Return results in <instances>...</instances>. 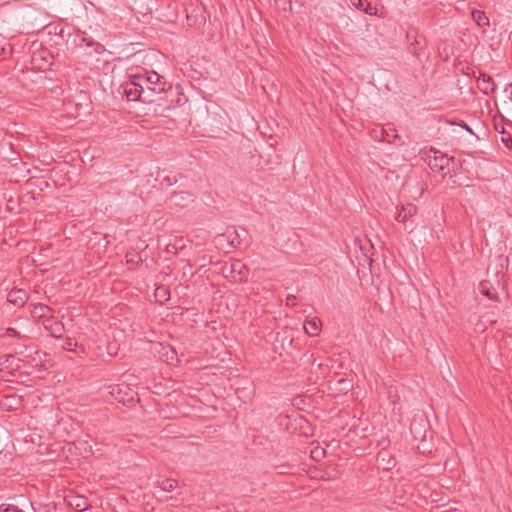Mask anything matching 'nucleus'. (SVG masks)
Returning a JSON list of instances; mask_svg holds the SVG:
<instances>
[{
  "instance_id": "393cba45",
  "label": "nucleus",
  "mask_w": 512,
  "mask_h": 512,
  "mask_svg": "<svg viewBox=\"0 0 512 512\" xmlns=\"http://www.w3.org/2000/svg\"><path fill=\"white\" fill-rule=\"evenodd\" d=\"M13 361L14 357L12 355H6L2 361L0 360V369L4 370L10 368Z\"/></svg>"
},
{
  "instance_id": "a19ab883",
  "label": "nucleus",
  "mask_w": 512,
  "mask_h": 512,
  "mask_svg": "<svg viewBox=\"0 0 512 512\" xmlns=\"http://www.w3.org/2000/svg\"><path fill=\"white\" fill-rule=\"evenodd\" d=\"M17 353H18V354H24V351L19 350Z\"/></svg>"
},
{
  "instance_id": "b1692460",
  "label": "nucleus",
  "mask_w": 512,
  "mask_h": 512,
  "mask_svg": "<svg viewBox=\"0 0 512 512\" xmlns=\"http://www.w3.org/2000/svg\"><path fill=\"white\" fill-rule=\"evenodd\" d=\"M155 296L159 297L161 301H167L169 299V291L166 287L160 286L156 288Z\"/></svg>"
},
{
  "instance_id": "f704fd0d",
  "label": "nucleus",
  "mask_w": 512,
  "mask_h": 512,
  "mask_svg": "<svg viewBox=\"0 0 512 512\" xmlns=\"http://www.w3.org/2000/svg\"><path fill=\"white\" fill-rule=\"evenodd\" d=\"M505 92L509 93V97H510V99H512V85L508 86L505 89Z\"/></svg>"
},
{
  "instance_id": "4468645a",
  "label": "nucleus",
  "mask_w": 512,
  "mask_h": 512,
  "mask_svg": "<svg viewBox=\"0 0 512 512\" xmlns=\"http://www.w3.org/2000/svg\"><path fill=\"white\" fill-rule=\"evenodd\" d=\"M1 405L7 410H16L22 405V399L16 394L8 395L3 398Z\"/></svg>"
},
{
  "instance_id": "ddd939ff",
  "label": "nucleus",
  "mask_w": 512,
  "mask_h": 512,
  "mask_svg": "<svg viewBox=\"0 0 512 512\" xmlns=\"http://www.w3.org/2000/svg\"><path fill=\"white\" fill-rule=\"evenodd\" d=\"M322 327V322L319 318L315 317L304 322V330L310 336L319 335Z\"/></svg>"
},
{
  "instance_id": "2eb2a0df",
  "label": "nucleus",
  "mask_w": 512,
  "mask_h": 512,
  "mask_svg": "<svg viewBox=\"0 0 512 512\" xmlns=\"http://www.w3.org/2000/svg\"><path fill=\"white\" fill-rule=\"evenodd\" d=\"M450 161H453V158H448L446 155L441 154L440 156H435L429 165L433 170L444 171Z\"/></svg>"
},
{
  "instance_id": "9b49d317",
  "label": "nucleus",
  "mask_w": 512,
  "mask_h": 512,
  "mask_svg": "<svg viewBox=\"0 0 512 512\" xmlns=\"http://www.w3.org/2000/svg\"><path fill=\"white\" fill-rule=\"evenodd\" d=\"M29 296L24 289H12L7 295V301L17 307H22Z\"/></svg>"
},
{
  "instance_id": "f257e3e1",
  "label": "nucleus",
  "mask_w": 512,
  "mask_h": 512,
  "mask_svg": "<svg viewBox=\"0 0 512 512\" xmlns=\"http://www.w3.org/2000/svg\"><path fill=\"white\" fill-rule=\"evenodd\" d=\"M407 52L411 54L419 65L428 61L430 53L426 37L420 34L417 29H410L406 33Z\"/></svg>"
},
{
  "instance_id": "dca6fc26",
  "label": "nucleus",
  "mask_w": 512,
  "mask_h": 512,
  "mask_svg": "<svg viewBox=\"0 0 512 512\" xmlns=\"http://www.w3.org/2000/svg\"><path fill=\"white\" fill-rule=\"evenodd\" d=\"M69 505L79 511H85L88 508V499L84 496H73L69 500Z\"/></svg>"
},
{
  "instance_id": "2f4dec72",
  "label": "nucleus",
  "mask_w": 512,
  "mask_h": 512,
  "mask_svg": "<svg viewBox=\"0 0 512 512\" xmlns=\"http://www.w3.org/2000/svg\"><path fill=\"white\" fill-rule=\"evenodd\" d=\"M72 346H76V342H73L72 339H67L65 348L72 350Z\"/></svg>"
},
{
  "instance_id": "423d86ee",
  "label": "nucleus",
  "mask_w": 512,
  "mask_h": 512,
  "mask_svg": "<svg viewBox=\"0 0 512 512\" xmlns=\"http://www.w3.org/2000/svg\"><path fill=\"white\" fill-rule=\"evenodd\" d=\"M25 350H30L29 353L24 355L26 362L32 367L37 368L38 370H42L45 368L43 357H46V353L38 350L34 347L24 346Z\"/></svg>"
},
{
  "instance_id": "9d476101",
  "label": "nucleus",
  "mask_w": 512,
  "mask_h": 512,
  "mask_svg": "<svg viewBox=\"0 0 512 512\" xmlns=\"http://www.w3.org/2000/svg\"><path fill=\"white\" fill-rule=\"evenodd\" d=\"M417 206L412 203H407L406 205H403L401 209L396 214V221L402 222L406 224L408 221L412 219L417 213Z\"/></svg>"
},
{
  "instance_id": "39448f33",
  "label": "nucleus",
  "mask_w": 512,
  "mask_h": 512,
  "mask_svg": "<svg viewBox=\"0 0 512 512\" xmlns=\"http://www.w3.org/2000/svg\"><path fill=\"white\" fill-rule=\"evenodd\" d=\"M228 272L235 282H246L249 275L248 268L240 260H234L230 264Z\"/></svg>"
},
{
  "instance_id": "6e6552de",
  "label": "nucleus",
  "mask_w": 512,
  "mask_h": 512,
  "mask_svg": "<svg viewBox=\"0 0 512 512\" xmlns=\"http://www.w3.org/2000/svg\"><path fill=\"white\" fill-rule=\"evenodd\" d=\"M193 201L194 195L188 191H176L169 197L170 204L177 207H187Z\"/></svg>"
},
{
  "instance_id": "c756f323",
  "label": "nucleus",
  "mask_w": 512,
  "mask_h": 512,
  "mask_svg": "<svg viewBox=\"0 0 512 512\" xmlns=\"http://www.w3.org/2000/svg\"><path fill=\"white\" fill-rule=\"evenodd\" d=\"M350 2L355 8L363 11L366 0H350Z\"/></svg>"
},
{
  "instance_id": "4be33fe9",
  "label": "nucleus",
  "mask_w": 512,
  "mask_h": 512,
  "mask_svg": "<svg viewBox=\"0 0 512 512\" xmlns=\"http://www.w3.org/2000/svg\"><path fill=\"white\" fill-rule=\"evenodd\" d=\"M81 42L85 43L86 47L93 48L97 54H101L105 51V47L101 43L94 40H88L83 37L81 38Z\"/></svg>"
},
{
  "instance_id": "aec40b11",
  "label": "nucleus",
  "mask_w": 512,
  "mask_h": 512,
  "mask_svg": "<svg viewBox=\"0 0 512 512\" xmlns=\"http://www.w3.org/2000/svg\"><path fill=\"white\" fill-rule=\"evenodd\" d=\"M499 262L501 266V270H497L495 272V278H496V284L497 286L502 285L503 288L506 286V280H505V273L503 272V262H506V265L508 266V258H503L502 256H499Z\"/></svg>"
},
{
  "instance_id": "79ce46f5",
  "label": "nucleus",
  "mask_w": 512,
  "mask_h": 512,
  "mask_svg": "<svg viewBox=\"0 0 512 512\" xmlns=\"http://www.w3.org/2000/svg\"><path fill=\"white\" fill-rule=\"evenodd\" d=\"M509 399H510V402H511V404H512V395L509 397Z\"/></svg>"
},
{
  "instance_id": "6ab92c4d",
  "label": "nucleus",
  "mask_w": 512,
  "mask_h": 512,
  "mask_svg": "<svg viewBox=\"0 0 512 512\" xmlns=\"http://www.w3.org/2000/svg\"><path fill=\"white\" fill-rule=\"evenodd\" d=\"M472 18L479 27L485 28L489 26V18L483 11L474 10L472 12Z\"/></svg>"
},
{
  "instance_id": "ea45409f",
  "label": "nucleus",
  "mask_w": 512,
  "mask_h": 512,
  "mask_svg": "<svg viewBox=\"0 0 512 512\" xmlns=\"http://www.w3.org/2000/svg\"><path fill=\"white\" fill-rule=\"evenodd\" d=\"M509 39L512 40V31L509 34Z\"/></svg>"
},
{
  "instance_id": "0eeeda50",
  "label": "nucleus",
  "mask_w": 512,
  "mask_h": 512,
  "mask_svg": "<svg viewBox=\"0 0 512 512\" xmlns=\"http://www.w3.org/2000/svg\"><path fill=\"white\" fill-rule=\"evenodd\" d=\"M429 423L423 417L414 418L410 425V432L415 440L425 441Z\"/></svg>"
},
{
  "instance_id": "c85d7f7f",
  "label": "nucleus",
  "mask_w": 512,
  "mask_h": 512,
  "mask_svg": "<svg viewBox=\"0 0 512 512\" xmlns=\"http://www.w3.org/2000/svg\"><path fill=\"white\" fill-rule=\"evenodd\" d=\"M325 455V450L323 448H316L314 449L313 451H311V456L312 458L318 460L320 459L321 457H323Z\"/></svg>"
},
{
  "instance_id": "20e7f679",
  "label": "nucleus",
  "mask_w": 512,
  "mask_h": 512,
  "mask_svg": "<svg viewBox=\"0 0 512 512\" xmlns=\"http://www.w3.org/2000/svg\"><path fill=\"white\" fill-rule=\"evenodd\" d=\"M111 395L120 403H134L137 393L132 391L127 385H116L111 390Z\"/></svg>"
},
{
  "instance_id": "a211bd4d",
  "label": "nucleus",
  "mask_w": 512,
  "mask_h": 512,
  "mask_svg": "<svg viewBox=\"0 0 512 512\" xmlns=\"http://www.w3.org/2000/svg\"><path fill=\"white\" fill-rule=\"evenodd\" d=\"M157 486L165 492H172L178 486V481L172 478H166L157 481Z\"/></svg>"
},
{
  "instance_id": "7c9ffc66",
  "label": "nucleus",
  "mask_w": 512,
  "mask_h": 512,
  "mask_svg": "<svg viewBox=\"0 0 512 512\" xmlns=\"http://www.w3.org/2000/svg\"><path fill=\"white\" fill-rule=\"evenodd\" d=\"M296 300H297L296 296L290 294L286 297V305L294 307L297 304Z\"/></svg>"
},
{
  "instance_id": "5701e85b",
  "label": "nucleus",
  "mask_w": 512,
  "mask_h": 512,
  "mask_svg": "<svg viewBox=\"0 0 512 512\" xmlns=\"http://www.w3.org/2000/svg\"><path fill=\"white\" fill-rule=\"evenodd\" d=\"M275 6L280 12H289L292 10L291 0H274Z\"/></svg>"
},
{
  "instance_id": "72a5a7b5",
  "label": "nucleus",
  "mask_w": 512,
  "mask_h": 512,
  "mask_svg": "<svg viewBox=\"0 0 512 512\" xmlns=\"http://www.w3.org/2000/svg\"><path fill=\"white\" fill-rule=\"evenodd\" d=\"M234 233L236 234V237L238 238L237 244H235L234 240L231 241V244L236 247L237 245L240 244V240H239V234H238L237 230H234Z\"/></svg>"
},
{
  "instance_id": "bb28decb",
  "label": "nucleus",
  "mask_w": 512,
  "mask_h": 512,
  "mask_svg": "<svg viewBox=\"0 0 512 512\" xmlns=\"http://www.w3.org/2000/svg\"><path fill=\"white\" fill-rule=\"evenodd\" d=\"M6 334L10 337H15V338L23 339V340L28 339L27 336L21 335L16 329L11 328V327L7 328Z\"/></svg>"
},
{
  "instance_id": "412c9836",
  "label": "nucleus",
  "mask_w": 512,
  "mask_h": 512,
  "mask_svg": "<svg viewBox=\"0 0 512 512\" xmlns=\"http://www.w3.org/2000/svg\"><path fill=\"white\" fill-rule=\"evenodd\" d=\"M45 328L55 338H61L64 333V325L61 322H53L49 326H45Z\"/></svg>"
},
{
  "instance_id": "473e14b6",
  "label": "nucleus",
  "mask_w": 512,
  "mask_h": 512,
  "mask_svg": "<svg viewBox=\"0 0 512 512\" xmlns=\"http://www.w3.org/2000/svg\"><path fill=\"white\" fill-rule=\"evenodd\" d=\"M458 125L467 130L468 132L473 133L472 129L464 121H461Z\"/></svg>"
},
{
  "instance_id": "f03ea898",
  "label": "nucleus",
  "mask_w": 512,
  "mask_h": 512,
  "mask_svg": "<svg viewBox=\"0 0 512 512\" xmlns=\"http://www.w3.org/2000/svg\"><path fill=\"white\" fill-rule=\"evenodd\" d=\"M124 94L129 101H137L140 100L142 102H153L150 96L147 95V91L145 90L142 83H140L137 79H135V75L132 79L123 85Z\"/></svg>"
},
{
  "instance_id": "e433bc0d",
  "label": "nucleus",
  "mask_w": 512,
  "mask_h": 512,
  "mask_svg": "<svg viewBox=\"0 0 512 512\" xmlns=\"http://www.w3.org/2000/svg\"><path fill=\"white\" fill-rule=\"evenodd\" d=\"M509 141H510L511 144L509 145L508 142L506 141V146L508 148L512 149V139L510 138Z\"/></svg>"
},
{
  "instance_id": "7ed1b4c3",
  "label": "nucleus",
  "mask_w": 512,
  "mask_h": 512,
  "mask_svg": "<svg viewBox=\"0 0 512 512\" xmlns=\"http://www.w3.org/2000/svg\"><path fill=\"white\" fill-rule=\"evenodd\" d=\"M135 79L143 84L148 96H150L151 92L161 93L165 90V82H162L161 76L154 71H145L143 74H137Z\"/></svg>"
},
{
  "instance_id": "f3484780",
  "label": "nucleus",
  "mask_w": 512,
  "mask_h": 512,
  "mask_svg": "<svg viewBox=\"0 0 512 512\" xmlns=\"http://www.w3.org/2000/svg\"><path fill=\"white\" fill-rule=\"evenodd\" d=\"M51 311H52V309L50 307H48L47 305L38 303V304H35L33 309L31 310V315L33 318L40 319L43 317H47Z\"/></svg>"
},
{
  "instance_id": "58836bf2",
  "label": "nucleus",
  "mask_w": 512,
  "mask_h": 512,
  "mask_svg": "<svg viewBox=\"0 0 512 512\" xmlns=\"http://www.w3.org/2000/svg\"><path fill=\"white\" fill-rule=\"evenodd\" d=\"M405 229H409L410 232L413 231V227H405Z\"/></svg>"
},
{
  "instance_id": "1a4fd4ad",
  "label": "nucleus",
  "mask_w": 512,
  "mask_h": 512,
  "mask_svg": "<svg viewBox=\"0 0 512 512\" xmlns=\"http://www.w3.org/2000/svg\"><path fill=\"white\" fill-rule=\"evenodd\" d=\"M477 87L486 95H489L496 90V84L493 78L485 73H480V76L477 78Z\"/></svg>"
},
{
  "instance_id": "c9c22d12",
  "label": "nucleus",
  "mask_w": 512,
  "mask_h": 512,
  "mask_svg": "<svg viewBox=\"0 0 512 512\" xmlns=\"http://www.w3.org/2000/svg\"><path fill=\"white\" fill-rule=\"evenodd\" d=\"M277 468L280 469L278 471L279 474H284L285 473L284 469H282V468H284V466H278Z\"/></svg>"
},
{
  "instance_id": "cd10ccee",
  "label": "nucleus",
  "mask_w": 512,
  "mask_h": 512,
  "mask_svg": "<svg viewBox=\"0 0 512 512\" xmlns=\"http://www.w3.org/2000/svg\"><path fill=\"white\" fill-rule=\"evenodd\" d=\"M363 11L368 15H375L377 13L376 7L372 6L368 1L365 3Z\"/></svg>"
},
{
  "instance_id": "a878e982",
  "label": "nucleus",
  "mask_w": 512,
  "mask_h": 512,
  "mask_svg": "<svg viewBox=\"0 0 512 512\" xmlns=\"http://www.w3.org/2000/svg\"><path fill=\"white\" fill-rule=\"evenodd\" d=\"M0 512H24L15 505L2 504L0 505Z\"/></svg>"
},
{
  "instance_id": "4c0bfd02",
  "label": "nucleus",
  "mask_w": 512,
  "mask_h": 512,
  "mask_svg": "<svg viewBox=\"0 0 512 512\" xmlns=\"http://www.w3.org/2000/svg\"><path fill=\"white\" fill-rule=\"evenodd\" d=\"M164 181H168V185H171L172 183L170 182V179L169 177L165 178Z\"/></svg>"
},
{
  "instance_id": "f8f14e48",
  "label": "nucleus",
  "mask_w": 512,
  "mask_h": 512,
  "mask_svg": "<svg viewBox=\"0 0 512 512\" xmlns=\"http://www.w3.org/2000/svg\"><path fill=\"white\" fill-rule=\"evenodd\" d=\"M479 292L490 300L499 302L495 285L490 280H482L478 285Z\"/></svg>"
}]
</instances>
